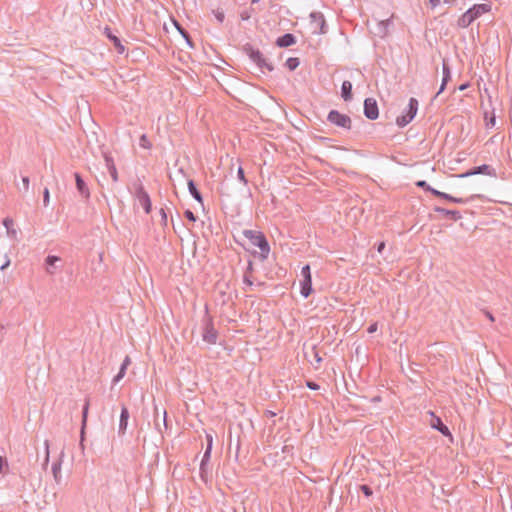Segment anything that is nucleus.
Returning a JSON list of instances; mask_svg holds the SVG:
<instances>
[{
	"label": "nucleus",
	"instance_id": "obj_20",
	"mask_svg": "<svg viewBox=\"0 0 512 512\" xmlns=\"http://www.w3.org/2000/svg\"><path fill=\"white\" fill-rule=\"evenodd\" d=\"M105 34L107 38L113 43L118 54L125 52V46L122 44L120 38L116 36L109 27L105 28Z\"/></svg>",
	"mask_w": 512,
	"mask_h": 512
},
{
	"label": "nucleus",
	"instance_id": "obj_21",
	"mask_svg": "<svg viewBox=\"0 0 512 512\" xmlns=\"http://www.w3.org/2000/svg\"><path fill=\"white\" fill-rule=\"evenodd\" d=\"M393 25L392 18H388L385 20H381L377 24V32L376 35L383 38L389 33L390 27Z\"/></svg>",
	"mask_w": 512,
	"mask_h": 512
},
{
	"label": "nucleus",
	"instance_id": "obj_62",
	"mask_svg": "<svg viewBox=\"0 0 512 512\" xmlns=\"http://www.w3.org/2000/svg\"><path fill=\"white\" fill-rule=\"evenodd\" d=\"M10 265V260H7L1 267L0 269L3 271L5 270L8 266Z\"/></svg>",
	"mask_w": 512,
	"mask_h": 512
},
{
	"label": "nucleus",
	"instance_id": "obj_53",
	"mask_svg": "<svg viewBox=\"0 0 512 512\" xmlns=\"http://www.w3.org/2000/svg\"><path fill=\"white\" fill-rule=\"evenodd\" d=\"M385 242L381 241L379 243L376 244V249L379 253H382L385 249Z\"/></svg>",
	"mask_w": 512,
	"mask_h": 512
},
{
	"label": "nucleus",
	"instance_id": "obj_55",
	"mask_svg": "<svg viewBox=\"0 0 512 512\" xmlns=\"http://www.w3.org/2000/svg\"><path fill=\"white\" fill-rule=\"evenodd\" d=\"M162 421H163V425L164 427L167 429L168 427V423H167V411L164 409L163 410V418H162Z\"/></svg>",
	"mask_w": 512,
	"mask_h": 512
},
{
	"label": "nucleus",
	"instance_id": "obj_9",
	"mask_svg": "<svg viewBox=\"0 0 512 512\" xmlns=\"http://www.w3.org/2000/svg\"><path fill=\"white\" fill-rule=\"evenodd\" d=\"M309 18L311 20V24H316L315 29L313 30L314 34H326L328 31V26L324 17V14L320 11H313L310 13Z\"/></svg>",
	"mask_w": 512,
	"mask_h": 512
},
{
	"label": "nucleus",
	"instance_id": "obj_4",
	"mask_svg": "<svg viewBox=\"0 0 512 512\" xmlns=\"http://www.w3.org/2000/svg\"><path fill=\"white\" fill-rule=\"evenodd\" d=\"M202 339L209 345H215L218 340V331L214 327L213 317L209 314L208 306H205V314L202 318Z\"/></svg>",
	"mask_w": 512,
	"mask_h": 512
},
{
	"label": "nucleus",
	"instance_id": "obj_28",
	"mask_svg": "<svg viewBox=\"0 0 512 512\" xmlns=\"http://www.w3.org/2000/svg\"><path fill=\"white\" fill-rule=\"evenodd\" d=\"M62 456H63V452L61 453L60 458L57 461L53 462V464H52V474H53V478L57 484H60L61 480H62V476H61Z\"/></svg>",
	"mask_w": 512,
	"mask_h": 512
},
{
	"label": "nucleus",
	"instance_id": "obj_40",
	"mask_svg": "<svg viewBox=\"0 0 512 512\" xmlns=\"http://www.w3.org/2000/svg\"><path fill=\"white\" fill-rule=\"evenodd\" d=\"M301 274L303 278L312 277L311 268L309 264H306L302 267Z\"/></svg>",
	"mask_w": 512,
	"mask_h": 512
},
{
	"label": "nucleus",
	"instance_id": "obj_3",
	"mask_svg": "<svg viewBox=\"0 0 512 512\" xmlns=\"http://www.w3.org/2000/svg\"><path fill=\"white\" fill-rule=\"evenodd\" d=\"M242 51L249 57V59L259 68L261 71L266 69L269 72L274 70V65L268 61L263 53L255 48L251 43H246L242 46Z\"/></svg>",
	"mask_w": 512,
	"mask_h": 512
},
{
	"label": "nucleus",
	"instance_id": "obj_2",
	"mask_svg": "<svg viewBox=\"0 0 512 512\" xmlns=\"http://www.w3.org/2000/svg\"><path fill=\"white\" fill-rule=\"evenodd\" d=\"M492 9L491 3L474 4L465 13H463L457 20V25L460 28H467L472 22L478 19L481 15L490 12Z\"/></svg>",
	"mask_w": 512,
	"mask_h": 512
},
{
	"label": "nucleus",
	"instance_id": "obj_33",
	"mask_svg": "<svg viewBox=\"0 0 512 512\" xmlns=\"http://www.w3.org/2000/svg\"><path fill=\"white\" fill-rule=\"evenodd\" d=\"M415 185L418 187V188H421L423 189L424 191L426 192H429L432 194V191L434 190L433 187H431L425 180H418Z\"/></svg>",
	"mask_w": 512,
	"mask_h": 512
},
{
	"label": "nucleus",
	"instance_id": "obj_5",
	"mask_svg": "<svg viewBox=\"0 0 512 512\" xmlns=\"http://www.w3.org/2000/svg\"><path fill=\"white\" fill-rule=\"evenodd\" d=\"M419 102L416 98L411 97L408 102L407 108L401 115L396 118L397 126L403 128L408 125L416 116L418 111Z\"/></svg>",
	"mask_w": 512,
	"mask_h": 512
},
{
	"label": "nucleus",
	"instance_id": "obj_63",
	"mask_svg": "<svg viewBox=\"0 0 512 512\" xmlns=\"http://www.w3.org/2000/svg\"><path fill=\"white\" fill-rule=\"evenodd\" d=\"M239 449H240V440L238 439L237 448H236V457L238 456Z\"/></svg>",
	"mask_w": 512,
	"mask_h": 512
},
{
	"label": "nucleus",
	"instance_id": "obj_7",
	"mask_svg": "<svg viewBox=\"0 0 512 512\" xmlns=\"http://www.w3.org/2000/svg\"><path fill=\"white\" fill-rule=\"evenodd\" d=\"M478 174L490 176L493 178L497 177L496 169L488 164H482L479 166L472 167L469 170H467L466 172L456 175V177L467 178V177L478 175Z\"/></svg>",
	"mask_w": 512,
	"mask_h": 512
},
{
	"label": "nucleus",
	"instance_id": "obj_11",
	"mask_svg": "<svg viewBox=\"0 0 512 512\" xmlns=\"http://www.w3.org/2000/svg\"><path fill=\"white\" fill-rule=\"evenodd\" d=\"M89 407H90V398L86 397L83 408H82L81 428H80V443H79V445L82 450H84V447H85L84 441H85V434H86V428H87Z\"/></svg>",
	"mask_w": 512,
	"mask_h": 512
},
{
	"label": "nucleus",
	"instance_id": "obj_27",
	"mask_svg": "<svg viewBox=\"0 0 512 512\" xmlns=\"http://www.w3.org/2000/svg\"><path fill=\"white\" fill-rule=\"evenodd\" d=\"M188 190L191 196L201 205H203V196L199 189L197 188V185L194 180L189 179L187 182Z\"/></svg>",
	"mask_w": 512,
	"mask_h": 512
},
{
	"label": "nucleus",
	"instance_id": "obj_26",
	"mask_svg": "<svg viewBox=\"0 0 512 512\" xmlns=\"http://www.w3.org/2000/svg\"><path fill=\"white\" fill-rule=\"evenodd\" d=\"M352 88H353V86L350 81L345 80L342 82L341 97L343 98V100L345 102H349L352 100V98H353Z\"/></svg>",
	"mask_w": 512,
	"mask_h": 512
},
{
	"label": "nucleus",
	"instance_id": "obj_13",
	"mask_svg": "<svg viewBox=\"0 0 512 512\" xmlns=\"http://www.w3.org/2000/svg\"><path fill=\"white\" fill-rule=\"evenodd\" d=\"M62 259L56 255H48L44 260V269L47 274L54 275L61 269L57 263H61Z\"/></svg>",
	"mask_w": 512,
	"mask_h": 512
},
{
	"label": "nucleus",
	"instance_id": "obj_30",
	"mask_svg": "<svg viewBox=\"0 0 512 512\" xmlns=\"http://www.w3.org/2000/svg\"><path fill=\"white\" fill-rule=\"evenodd\" d=\"M284 65L289 71H294L300 65V59L298 57H290L286 60Z\"/></svg>",
	"mask_w": 512,
	"mask_h": 512
},
{
	"label": "nucleus",
	"instance_id": "obj_34",
	"mask_svg": "<svg viewBox=\"0 0 512 512\" xmlns=\"http://www.w3.org/2000/svg\"><path fill=\"white\" fill-rule=\"evenodd\" d=\"M139 145L145 149H150L152 147V144L146 134H142L140 136Z\"/></svg>",
	"mask_w": 512,
	"mask_h": 512
},
{
	"label": "nucleus",
	"instance_id": "obj_49",
	"mask_svg": "<svg viewBox=\"0 0 512 512\" xmlns=\"http://www.w3.org/2000/svg\"><path fill=\"white\" fill-rule=\"evenodd\" d=\"M243 282H244V284H246L249 287L253 286V281L251 279V276L247 275V273H244V275H243Z\"/></svg>",
	"mask_w": 512,
	"mask_h": 512
},
{
	"label": "nucleus",
	"instance_id": "obj_48",
	"mask_svg": "<svg viewBox=\"0 0 512 512\" xmlns=\"http://www.w3.org/2000/svg\"><path fill=\"white\" fill-rule=\"evenodd\" d=\"M22 183H23V187H24V192H27L29 190V184H30V179L28 176H23L22 177Z\"/></svg>",
	"mask_w": 512,
	"mask_h": 512
},
{
	"label": "nucleus",
	"instance_id": "obj_50",
	"mask_svg": "<svg viewBox=\"0 0 512 512\" xmlns=\"http://www.w3.org/2000/svg\"><path fill=\"white\" fill-rule=\"evenodd\" d=\"M253 271H254V264H253V262L251 260H249L248 261V265H247L246 270H245L244 273H247V275L251 276Z\"/></svg>",
	"mask_w": 512,
	"mask_h": 512
},
{
	"label": "nucleus",
	"instance_id": "obj_19",
	"mask_svg": "<svg viewBox=\"0 0 512 512\" xmlns=\"http://www.w3.org/2000/svg\"><path fill=\"white\" fill-rule=\"evenodd\" d=\"M304 355L315 369L320 367V364L322 363V357L320 356L316 345H313L310 352H305Z\"/></svg>",
	"mask_w": 512,
	"mask_h": 512
},
{
	"label": "nucleus",
	"instance_id": "obj_14",
	"mask_svg": "<svg viewBox=\"0 0 512 512\" xmlns=\"http://www.w3.org/2000/svg\"><path fill=\"white\" fill-rule=\"evenodd\" d=\"M102 156L104 158L106 167L108 169V172L113 180V182L118 181V171L114 163V159L109 151L103 150L101 151Z\"/></svg>",
	"mask_w": 512,
	"mask_h": 512
},
{
	"label": "nucleus",
	"instance_id": "obj_59",
	"mask_svg": "<svg viewBox=\"0 0 512 512\" xmlns=\"http://www.w3.org/2000/svg\"><path fill=\"white\" fill-rule=\"evenodd\" d=\"M485 315H486V317H487L490 321H492V322H493V321L495 320V318H494V316H493V314H492L491 312H489V311H485Z\"/></svg>",
	"mask_w": 512,
	"mask_h": 512
},
{
	"label": "nucleus",
	"instance_id": "obj_39",
	"mask_svg": "<svg viewBox=\"0 0 512 512\" xmlns=\"http://www.w3.org/2000/svg\"><path fill=\"white\" fill-rule=\"evenodd\" d=\"M44 445H45L46 453H45V458H44V462H43V468L45 469L49 463V441L45 440Z\"/></svg>",
	"mask_w": 512,
	"mask_h": 512
},
{
	"label": "nucleus",
	"instance_id": "obj_36",
	"mask_svg": "<svg viewBox=\"0 0 512 512\" xmlns=\"http://www.w3.org/2000/svg\"><path fill=\"white\" fill-rule=\"evenodd\" d=\"M432 195L435 196V197H438L440 199L446 200L448 202H449V199H450V194L442 192V191H439V190H437L435 188L432 191Z\"/></svg>",
	"mask_w": 512,
	"mask_h": 512
},
{
	"label": "nucleus",
	"instance_id": "obj_58",
	"mask_svg": "<svg viewBox=\"0 0 512 512\" xmlns=\"http://www.w3.org/2000/svg\"><path fill=\"white\" fill-rule=\"evenodd\" d=\"M265 416L268 417V418H273L276 416V413L271 411V410H266L265 411Z\"/></svg>",
	"mask_w": 512,
	"mask_h": 512
},
{
	"label": "nucleus",
	"instance_id": "obj_18",
	"mask_svg": "<svg viewBox=\"0 0 512 512\" xmlns=\"http://www.w3.org/2000/svg\"><path fill=\"white\" fill-rule=\"evenodd\" d=\"M296 42H297V39L294 34L285 33L276 39L275 45L279 48H287V47H290V46L296 44Z\"/></svg>",
	"mask_w": 512,
	"mask_h": 512
},
{
	"label": "nucleus",
	"instance_id": "obj_45",
	"mask_svg": "<svg viewBox=\"0 0 512 512\" xmlns=\"http://www.w3.org/2000/svg\"><path fill=\"white\" fill-rule=\"evenodd\" d=\"M306 387L309 388L310 390H319L320 386L319 384H317L316 382L312 381V380H306Z\"/></svg>",
	"mask_w": 512,
	"mask_h": 512
},
{
	"label": "nucleus",
	"instance_id": "obj_6",
	"mask_svg": "<svg viewBox=\"0 0 512 512\" xmlns=\"http://www.w3.org/2000/svg\"><path fill=\"white\" fill-rule=\"evenodd\" d=\"M327 121L330 124L345 130H351L352 128V120L350 116L340 113L338 110H330L327 115Z\"/></svg>",
	"mask_w": 512,
	"mask_h": 512
},
{
	"label": "nucleus",
	"instance_id": "obj_32",
	"mask_svg": "<svg viewBox=\"0 0 512 512\" xmlns=\"http://www.w3.org/2000/svg\"><path fill=\"white\" fill-rule=\"evenodd\" d=\"M484 119H485V127L486 128H492L495 126L496 117H495L494 112L491 114V116L488 115V112H485Z\"/></svg>",
	"mask_w": 512,
	"mask_h": 512
},
{
	"label": "nucleus",
	"instance_id": "obj_61",
	"mask_svg": "<svg viewBox=\"0 0 512 512\" xmlns=\"http://www.w3.org/2000/svg\"><path fill=\"white\" fill-rule=\"evenodd\" d=\"M444 3L448 5H455L457 3V0H444Z\"/></svg>",
	"mask_w": 512,
	"mask_h": 512
},
{
	"label": "nucleus",
	"instance_id": "obj_64",
	"mask_svg": "<svg viewBox=\"0 0 512 512\" xmlns=\"http://www.w3.org/2000/svg\"><path fill=\"white\" fill-rule=\"evenodd\" d=\"M261 0H251V4L254 5V4H257L259 3Z\"/></svg>",
	"mask_w": 512,
	"mask_h": 512
},
{
	"label": "nucleus",
	"instance_id": "obj_37",
	"mask_svg": "<svg viewBox=\"0 0 512 512\" xmlns=\"http://www.w3.org/2000/svg\"><path fill=\"white\" fill-rule=\"evenodd\" d=\"M359 489L360 491L366 496V497H371L373 495V490L372 488L367 485V484H362L359 486Z\"/></svg>",
	"mask_w": 512,
	"mask_h": 512
},
{
	"label": "nucleus",
	"instance_id": "obj_31",
	"mask_svg": "<svg viewBox=\"0 0 512 512\" xmlns=\"http://www.w3.org/2000/svg\"><path fill=\"white\" fill-rule=\"evenodd\" d=\"M477 197H480V196L479 195H471L470 197H467V198H461V197H454V196L450 195L449 202L456 203V204H465V203H468V202L474 200Z\"/></svg>",
	"mask_w": 512,
	"mask_h": 512
},
{
	"label": "nucleus",
	"instance_id": "obj_25",
	"mask_svg": "<svg viewBox=\"0 0 512 512\" xmlns=\"http://www.w3.org/2000/svg\"><path fill=\"white\" fill-rule=\"evenodd\" d=\"M212 448L206 447L205 452L203 454L201 463H200V475L201 478L204 479L205 475L207 474V466L211 457Z\"/></svg>",
	"mask_w": 512,
	"mask_h": 512
},
{
	"label": "nucleus",
	"instance_id": "obj_1",
	"mask_svg": "<svg viewBox=\"0 0 512 512\" xmlns=\"http://www.w3.org/2000/svg\"><path fill=\"white\" fill-rule=\"evenodd\" d=\"M243 236L250 240V242L257 246L260 249V252L253 251L252 254L254 256L258 255L261 261H264L268 258L270 253V245L265 236V234L261 231L245 229L242 232Z\"/></svg>",
	"mask_w": 512,
	"mask_h": 512
},
{
	"label": "nucleus",
	"instance_id": "obj_15",
	"mask_svg": "<svg viewBox=\"0 0 512 512\" xmlns=\"http://www.w3.org/2000/svg\"><path fill=\"white\" fill-rule=\"evenodd\" d=\"M451 69L446 59L442 60V81L436 97L440 95L445 89L447 84L451 81Z\"/></svg>",
	"mask_w": 512,
	"mask_h": 512
},
{
	"label": "nucleus",
	"instance_id": "obj_60",
	"mask_svg": "<svg viewBox=\"0 0 512 512\" xmlns=\"http://www.w3.org/2000/svg\"><path fill=\"white\" fill-rule=\"evenodd\" d=\"M12 223H13L12 219H9V218H5V219L3 220V224H4V226H6L7 228L9 227V224H12Z\"/></svg>",
	"mask_w": 512,
	"mask_h": 512
},
{
	"label": "nucleus",
	"instance_id": "obj_10",
	"mask_svg": "<svg viewBox=\"0 0 512 512\" xmlns=\"http://www.w3.org/2000/svg\"><path fill=\"white\" fill-rule=\"evenodd\" d=\"M429 414L431 415L430 420V426L431 428L437 430L439 433H441L443 436L448 437L450 442L453 443V435L450 432L447 425H445L442 421V419L439 416H436L433 411H429Z\"/></svg>",
	"mask_w": 512,
	"mask_h": 512
},
{
	"label": "nucleus",
	"instance_id": "obj_35",
	"mask_svg": "<svg viewBox=\"0 0 512 512\" xmlns=\"http://www.w3.org/2000/svg\"><path fill=\"white\" fill-rule=\"evenodd\" d=\"M237 178L239 179V181H241L244 185H247L248 184V179L246 178L245 176V172H244V169L242 168V166H239L238 169H237Z\"/></svg>",
	"mask_w": 512,
	"mask_h": 512
},
{
	"label": "nucleus",
	"instance_id": "obj_57",
	"mask_svg": "<svg viewBox=\"0 0 512 512\" xmlns=\"http://www.w3.org/2000/svg\"><path fill=\"white\" fill-rule=\"evenodd\" d=\"M441 0H429V4L431 5L432 8H435L436 6H438L440 4Z\"/></svg>",
	"mask_w": 512,
	"mask_h": 512
},
{
	"label": "nucleus",
	"instance_id": "obj_42",
	"mask_svg": "<svg viewBox=\"0 0 512 512\" xmlns=\"http://www.w3.org/2000/svg\"><path fill=\"white\" fill-rule=\"evenodd\" d=\"M49 201H50V192H49V189L46 187V188H44V191H43V204L45 207H47L49 205Z\"/></svg>",
	"mask_w": 512,
	"mask_h": 512
},
{
	"label": "nucleus",
	"instance_id": "obj_52",
	"mask_svg": "<svg viewBox=\"0 0 512 512\" xmlns=\"http://www.w3.org/2000/svg\"><path fill=\"white\" fill-rule=\"evenodd\" d=\"M377 327H378V326H377V323H376V322H375V323H372V324H370V325L368 326V328H367V332H368L369 334H372V333H374V332H376V331H377Z\"/></svg>",
	"mask_w": 512,
	"mask_h": 512
},
{
	"label": "nucleus",
	"instance_id": "obj_51",
	"mask_svg": "<svg viewBox=\"0 0 512 512\" xmlns=\"http://www.w3.org/2000/svg\"><path fill=\"white\" fill-rule=\"evenodd\" d=\"M206 442H207L206 447L212 448V446H213V437H212V435L210 433H206Z\"/></svg>",
	"mask_w": 512,
	"mask_h": 512
},
{
	"label": "nucleus",
	"instance_id": "obj_8",
	"mask_svg": "<svg viewBox=\"0 0 512 512\" xmlns=\"http://www.w3.org/2000/svg\"><path fill=\"white\" fill-rule=\"evenodd\" d=\"M135 198L139 201L146 214L152 211L151 198L141 183L135 186Z\"/></svg>",
	"mask_w": 512,
	"mask_h": 512
},
{
	"label": "nucleus",
	"instance_id": "obj_54",
	"mask_svg": "<svg viewBox=\"0 0 512 512\" xmlns=\"http://www.w3.org/2000/svg\"><path fill=\"white\" fill-rule=\"evenodd\" d=\"M292 450H293V445L285 444V445L282 447V452H283V453H290V452H292Z\"/></svg>",
	"mask_w": 512,
	"mask_h": 512
},
{
	"label": "nucleus",
	"instance_id": "obj_41",
	"mask_svg": "<svg viewBox=\"0 0 512 512\" xmlns=\"http://www.w3.org/2000/svg\"><path fill=\"white\" fill-rule=\"evenodd\" d=\"M213 14L218 22L223 23L225 19V14L222 10H213Z\"/></svg>",
	"mask_w": 512,
	"mask_h": 512
},
{
	"label": "nucleus",
	"instance_id": "obj_12",
	"mask_svg": "<svg viewBox=\"0 0 512 512\" xmlns=\"http://www.w3.org/2000/svg\"><path fill=\"white\" fill-rule=\"evenodd\" d=\"M364 115L369 120H376L379 117V108L374 98H366L364 100Z\"/></svg>",
	"mask_w": 512,
	"mask_h": 512
},
{
	"label": "nucleus",
	"instance_id": "obj_44",
	"mask_svg": "<svg viewBox=\"0 0 512 512\" xmlns=\"http://www.w3.org/2000/svg\"><path fill=\"white\" fill-rule=\"evenodd\" d=\"M251 12H254V8H252V7L249 10L241 12V14H240L241 19L244 21L249 20L251 17Z\"/></svg>",
	"mask_w": 512,
	"mask_h": 512
},
{
	"label": "nucleus",
	"instance_id": "obj_17",
	"mask_svg": "<svg viewBox=\"0 0 512 512\" xmlns=\"http://www.w3.org/2000/svg\"><path fill=\"white\" fill-rule=\"evenodd\" d=\"M74 178H75L76 189L79 192V194L82 197H84L85 199H89L90 198V190H89L86 182L84 181L83 177L81 176V174L78 172H75Z\"/></svg>",
	"mask_w": 512,
	"mask_h": 512
},
{
	"label": "nucleus",
	"instance_id": "obj_22",
	"mask_svg": "<svg viewBox=\"0 0 512 512\" xmlns=\"http://www.w3.org/2000/svg\"><path fill=\"white\" fill-rule=\"evenodd\" d=\"M313 293L312 277L303 278L300 282V294L304 298H308Z\"/></svg>",
	"mask_w": 512,
	"mask_h": 512
},
{
	"label": "nucleus",
	"instance_id": "obj_29",
	"mask_svg": "<svg viewBox=\"0 0 512 512\" xmlns=\"http://www.w3.org/2000/svg\"><path fill=\"white\" fill-rule=\"evenodd\" d=\"M130 358L126 356L119 368L118 373L113 377V383H118L126 374L127 367L130 365Z\"/></svg>",
	"mask_w": 512,
	"mask_h": 512
},
{
	"label": "nucleus",
	"instance_id": "obj_23",
	"mask_svg": "<svg viewBox=\"0 0 512 512\" xmlns=\"http://www.w3.org/2000/svg\"><path fill=\"white\" fill-rule=\"evenodd\" d=\"M173 25L175 26V28L177 29V31L181 34V36L185 39L187 45L190 47V48H194L195 47V44L189 34V32L176 20V19H173Z\"/></svg>",
	"mask_w": 512,
	"mask_h": 512
},
{
	"label": "nucleus",
	"instance_id": "obj_24",
	"mask_svg": "<svg viewBox=\"0 0 512 512\" xmlns=\"http://www.w3.org/2000/svg\"><path fill=\"white\" fill-rule=\"evenodd\" d=\"M434 211L446 217H450L454 221H458L462 218V215L458 210H449L440 206H435Z\"/></svg>",
	"mask_w": 512,
	"mask_h": 512
},
{
	"label": "nucleus",
	"instance_id": "obj_47",
	"mask_svg": "<svg viewBox=\"0 0 512 512\" xmlns=\"http://www.w3.org/2000/svg\"><path fill=\"white\" fill-rule=\"evenodd\" d=\"M155 419H154V425H155V428L160 432L162 433V430H161V426H160V422H159V419H158V410H157V406H155Z\"/></svg>",
	"mask_w": 512,
	"mask_h": 512
},
{
	"label": "nucleus",
	"instance_id": "obj_16",
	"mask_svg": "<svg viewBox=\"0 0 512 512\" xmlns=\"http://www.w3.org/2000/svg\"><path fill=\"white\" fill-rule=\"evenodd\" d=\"M130 414L129 410L126 407L125 404L121 405V413H120V420H119V426H118V435L123 436L126 433L127 426H128V420H129Z\"/></svg>",
	"mask_w": 512,
	"mask_h": 512
},
{
	"label": "nucleus",
	"instance_id": "obj_46",
	"mask_svg": "<svg viewBox=\"0 0 512 512\" xmlns=\"http://www.w3.org/2000/svg\"><path fill=\"white\" fill-rule=\"evenodd\" d=\"M160 215H161V224L166 227L167 226V222H168V218H167V214L165 212V209L164 208H161L160 209Z\"/></svg>",
	"mask_w": 512,
	"mask_h": 512
},
{
	"label": "nucleus",
	"instance_id": "obj_56",
	"mask_svg": "<svg viewBox=\"0 0 512 512\" xmlns=\"http://www.w3.org/2000/svg\"><path fill=\"white\" fill-rule=\"evenodd\" d=\"M469 86H470V83H469V82H465V83H463V84H461V85H459V86H458V90H459V91H464V90H466Z\"/></svg>",
	"mask_w": 512,
	"mask_h": 512
},
{
	"label": "nucleus",
	"instance_id": "obj_38",
	"mask_svg": "<svg viewBox=\"0 0 512 512\" xmlns=\"http://www.w3.org/2000/svg\"><path fill=\"white\" fill-rule=\"evenodd\" d=\"M8 470V462L5 457L0 456V474H6Z\"/></svg>",
	"mask_w": 512,
	"mask_h": 512
},
{
	"label": "nucleus",
	"instance_id": "obj_43",
	"mask_svg": "<svg viewBox=\"0 0 512 512\" xmlns=\"http://www.w3.org/2000/svg\"><path fill=\"white\" fill-rule=\"evenodd\" d=\"M184 216L191 222H195L197 220V216L190 209H187L184 212Z\"/></svg>",
	"mask_w": 512,
	"mask_h": 512
}]
</instances>
